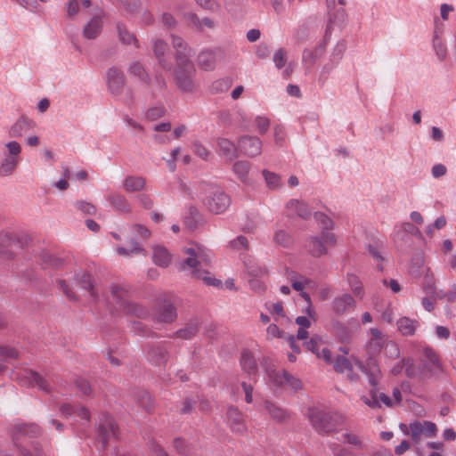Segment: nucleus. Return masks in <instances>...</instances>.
<instances>
[{
  "instance_id": "f257e3e1",
  "label": "nucleus",
  "mask_w": 456,
  "mask_h": 456,
  "mask_svg": "<svg viewBox=\"0 0 456 456\" xmlns=\"http://www.w3.org/2000/svg\"><path fill=\"white\" fill-rule=\"evenodd\" d=\"M308 419L314 429L320 435H328L338 430L343 422L339 414L319 408H310Z\"/></svg>"
},
{
  "instance_id": "f03ea898",
  "label": "nucleus",
  "mask_w": 456,
  "mask_h": 456,
  "mask_svg": "<svg viewBox=\"0 0 456 456\" xmlns=\"http://www.w3.org/2000/svg\"><path fill=\"white\" fill-rule=\"evenodd\" d=\"M422 357L419 358V372L421 378H439L446 374L436 351L429 346H425L422 350Z\"/></svg>"
},
{
  "instance_id": "7ed1b4c3",
  "label": "nucleus",
  "mask_w": 456,
  "mask_h": 456,
  "mask_svg": "<svg viewBox=\"0 0 456 456\" xmlns=\"http://www.w3.org/2000/svg\"><path fill=\"white\" fill-rule=\"evenodd\" d=\"M183 251L188 255V257L180 263L178 267L180 271H184L186 267L191 268V276L195 279L202 280L206 285L213 287H220L222 285L220 280L208 276L209 273L208 271L199 268L200 265L199 257L202 258V254H197L193 248H184Z\"/></svg>"
},
{
  "instance_id": "20e7f679",
  "label": "nucleus",
  "mask_w": 456,
  "mask_h": 456,
  "mask_svg": "<svg viewBox=\"0 0 456 456\" xmlns=\"http://www.w3.org/2000/svg\"><path fill=\"white\" fill-rule=\"evenodd\" d=\"M205 191L206 196L203 199V204L211 213L219 215L229 208L231 199L220 187L209 185Z\"/></svg>"
},
{
  "instance_id": "39448f33",
  "label": "nucleus",
  "mask_w": 456,
  "mask_h": 456,
  "mask_svg": "<svg viewBox=\"0 0 456 456\" xmlns=\"http://www.w3.org/2000/svg\"><path fill=\"white\" fill-rule=\"evenodd\" d=\"M196 69L192 61L184 63H176L174 70L175 85L181 91L184 93L192 92L195 87L193 77Z\"/></svg>"
},
{
  "instance_id": "423d86ee",
  "label": "nucleus",
  "mask_w": 456,
  "mask_h": 456,
  "mask_svg": "<svg viewBox=\"0 0 456 456\" xmlns=\"http://www.w3.org/2000/svg\"><path fill=\"white\" fill-rule=\"evenodd\" d=\"M26 244L25 237H20L7 231L0 232V259L7 261L14 259L15 253L12 248L22 249Z\"/></svg>"
},
{
  "instance_id": "0eeeda50",
  "label": "nucleus",
  "mask_w": 456,
  "mask_h": 456,
  "mask_svg": "<svg viewBox=\"0 0 456 456\" xmlns=\"http://www.w3.org/2000/svg\"><path fill=\"white\" fill-rule=\"evenodd\" d=\"M335 244L336 238L334 233L322 232L320 236H310L305 242V248L311 256L320 257L327 254L329 246Z\"/></svg>"
},
{
  "instance_id": "6e6552de",
  "label": "nucleus",
  "mask_w": 456,
  "mask_h": 456,
  "mask_svg": "<svg viewBox=\"0 0 456 456\" xmlns=\"http://www.w3.org/2000/svg\"><path fill=\"white\" fill-rule=\"evenodd\" d=\"M169 343H148L144 346L147 361L154 366H165L169 359Z\"/></svg>"
},
{
  "instance_id": "1a4fd4ad",
  "label": "nucleus",
  "mask_w": 456,
  "mask_h": 456,
  "mask_svg": "<svg viewBox=\"0 0 456 456\" xmlns=\"http://www.w3.org/2000/svg\"><path fill=\"white\" fill-rule=\"evenodd\" d=\"M118 437V426L114 419L104 414L100 420L97 429V440L102 444V448L105 449L111 438Z\"/></svg>"
},
{
  "instance_id": "9d476101",
  "label": "nucleus",
  "mask_w": 456,
  "mask_h": 456,
  "mask_svg": "<svg viewBox=\"0 0 456 456\" xmlns=\"http://www.w3.org/2000/svg\"><path fill=\"white\" fill-rule=\"evenodd\" d=\"M349 325L351 327L339 321H334L331 324L332 335L343 345L349 344L352 340L354 330L357 331L360 329L359 322L356 320L350 322Z\"/></svg>"
},
{
  "instance_id": "9b49d317",
  "label": "nucleus",
  "mask_w": 456,
  "mask_h": 456,
  "mask_svg": "<svg viewBox=\"0 0 456 456\" xmlns=\"http://www.w3.org/2000/svg\"><path fill=\"white\" fill-rule=\"evenodd\" d=\"M355 365L368 377L370 386L379 385L382 378L379 362L374 356H369L365 362L355 359Z\"/></svg>"
},
{
  "instance_id": "f8f14e48",
  "label": "nucleus",
  "mask_w": 456,
  "mask_h": 456,
  "mask_svg": "<svg viewBox=\"0 0 456 456\" xmlns=\"http://www.w3.org/2000/svg\"><path fill=\"white\" fill-rule=\"evenodd\" d=\"M106 83L111 94L120 95L125 86L124 72L117 67L110 68L106 72Z\"/></svg>"
},
{
  "instance_id": "ddd939ff",
  "label": "nucleus",
  "mask_w": 456,
  "mask_h": 456,
  "mask_svg": "<svg viewBox=\"0 0 456 456\" xmlns=\"http://www.w3.org/2000/svg\"><path fill=\"white\" fill-rule=\"evenodd\" d=\"M238 148L244 155L254 158L261 154L262 142L256 136L243 135L239 140Z\"/></svg>"
},
{
  "instance_id": "4468645a",
  "label": "nucleus",
  "mask_w": 456,
  "mask_h": 456,
  "mask_svg": "<svg viewBox=\"0 0 456 456\" xmlns=\"http://www.w3.org/2000/svg\"><path fill=\"white\" fill-rule=\"evenodd\" d=\"M346 49V45L344 40L338 42V44L335 45L330 56V61L327 62L321 71V77H323L324 80H326L329 77V75L331 73L333 69L339 63V61L342 60L344 53Z\"/></svg>"
},
{
  "instance_id": "2eb2a0df",
  "label": "nucleus",
  "mask_w": 456,
  "mask_h": 456,
  "mask_svg": "<svg viewBox=\"0 0 456 456\" xmlns=\"http://www.w3.org/2000/svg\"><path fill=\"white\" fill-rule=\"evenodd\" d=\"M226 417L232 432L242 435L247 431L243 413L235 406L227 409Z\"/></svg>"
},
{
  "instance_id": "dca6fc26",
  "label": "nucleus",
  "mask_w": 456,
  "mask_h": 456,
  "mask_svg": "<svg viewBox=\"0 0 456 456\" xmlns=\"http://www.w3.org/2000/svg\"><path fill=\"white\" fill-rule=\"evenodd\" d=\"M37 262L44 270H59L61 269L64 265V260L61 257L53 255L46 250H42L38 253Z\"/></svg>"
},
{
  "instance_id": "f3484780",
  "label": "nucleus",
  "mask_w": 456,
  "mask_h": 456,
  "mask_svg": "<svg viewBox=\"0 0 456 456\" xmlns=\"http://www.w3.org/2000/svg\"><path fill=\"white\" fill-rule=\"evenodd\" d=\"M329 27L326 28L325 37L322 42L315 46L314 50L305 48L302 53V61L305 64H308L310 67L313 66L315 61L322 56L326 50L327 38L329 37Z\"/></svg>"
},
{
  "instance_id": "a211bd4d",
  "label": "nucleus",
  "mask_w": 456,
  "mask_h": 456,
  "mask_svg": "<svg viewBox=\"0 0 456 456\" xmlns=\"http://www.w3.org/2000/svg\"><path fill=\"white\" fill-rule=\"evenodd\" d=\"M177 318L176 308L168 299L160 301L157 319L160 322L172 323Z\"/></svg>"
},
{
  "instance_id": "6ab92c4d",
  "label": "nucleus",
  "mask_w": 456,
  "mask_h": 456,
  "mask_svg": "<svg viewBox=\"0 0 456 456\" xmlns=\"http://www.w3.org/2000/svg\"><path fill=\"white\" fill-rule=\"evenodd\" d=\"M74 280L81 287V289L86 290L89 293L90 297L94 300L98 299L97 289H95L92 276L88 272L85 271L81 273H76L74 275Z\"/></svg>"
},
{
  "instance_id": "aec40b11",
  "label": "nucleus",
  "mask_w": 456,
  "mask_h": 456,
  "mask_svg": "<svg viewBox=\"0 0 456 456\" xmlns=\"http://www.w3.org/2000/svg\"><path fill=\"white\" fill-rule=\"evenodd\" d=\"M172 45L175 50V61L177 64L190 61L189 55L191 49L187 47L186 43L182 37L172 35Z\"/></svg>"
},
{
  "instance_id": "412c9836",
  "label": "nucleus",
  "mask_w": 456,
  "mask_h": 456,
  "mask_svg": "<svg viewBox=\"0 0 456 456\" xmlns=\"http://www.w3.org/2000/svg\"><path fill=\"white\" fill-rule=\"evenodd\" d=\"M34 127V122L25 116L20 117L17 121L11 126L9 130V135L12 138H17L22 136L24 133H27Z\"/></svg>"
},
{
  "instance_id": "4be33fe9",
  "label": "nucleus",
  "mask_w": 456,
  "mask_h": 456,
  "mask_svg": "<svg viewBox=\"0 0 456 456\" xmlns=\"http://www.w3.org/2000/svg\"><path fill=\"white\" fill-rule=\"evenodd\" d=\"M355 301L349 294H344L340 297H336L332 301V309L338 315L344 314L348 308L354 307Z\"/></svg>"
},
{
  "instance_id": "5701e85b",
  "label": "nucleus",
  "mask_w": 456,
  "mask_h": 456,
  "mask_svg": "<svg viewBox=\"0 0 456 456\" xmlns=\"http://www.w3.org/2000/svg\"><path fill=\"white\" fill-rule=\"evenodd\" d=\"M120 310L126 315H132L141 319H144L150 314L146 307L130 300L122 302Z\"/></svg>"
},
{
  "instance_id": "b1692460",
  "label": "nucleus",
  "mask_w": 456,
  "mask_h": 456,
  "mask_svg": "<svg viewBox=\"0 0 456 456\" xmlns=\"http://www.w3.org/2000/svg\"><path fill=\"white\" fill-rule=\"evenodd\" d=\"M102 21L101 17L94 16L84 27L83 36L86 39H95L102 32Z\"/></svg>"
},
{
  "instance_id": "393cba45",
  "label": "nucleus",
  "mask_w": 456,
  "mask_h": 456,
  "mask_svg": "<svg viewBox=\"0 0 456 456\" xmlns=\"http://www.w3.org/2000/svg\"><path fill=\"white\" fill-rule=\"evenodd\" d=\"M240 364L242 370L245 372H247L249 376L257 373L258 367L256 361L253 354L249 350L245 349L242 351L240 358Z\"/></svg>"
},
{
  "instance_id": "a878e982",
  "label": "nucleus",
  "mask_w": 456,
  "mask_h": 456,
  "mask_svg": "<svg viewBox=\"0 0 456 456\" xmlns=\"http://www.w3.org/2000/svg\"><path fill=\"white\" fill-rule=\"evenodd\" d=\"M371 338L367 343V352L369 356H374L379 354L384 341L381 332L377 328L370 329Z\"/></svg>"
},
{
  "instance_id": "bb28decb",
  "label": "nucleus",
  "mask_w": 456,
  "mask_h": 456,
  "mask_svg": "<svg viewBox=\"0 0 456 456\" xmlns=\"http://www.w3.org/2000/svg\"><path fill=\"white\" fill-rule=\"evenodd\" d=\"M200 322L198 318L191 319L184 328L175 331L172 338H179L183 339H191L199 331Z\"/></svg>"
},
{
  "instance_id": "cd10ccee",
  "label": "nucleus",
  "mask_w": 456,
  "mask_h": 456,
  "mask_svg": "<svg viewBox=\"0 0 456 456\" xmlns=\"http://www.w3.org/2000/svg\"><path fill=\"white\" fill-rule=\"evenodd\" d=\"M286 208L288 209L294 210L297 216L302 219H309L312 212L308 208L306 202L296 199L289 200L286 203Z\"/></svg>"
},
{
  "instance_id": "c85d7f7f",
  "label": "nucleus",
  "mask_w": 456,
  "mask_h": 456,
  "mask_svg": "<svg viewBox=\"0 0 456 456\" xmlns=\"http://www.w3.org/2000/svg\"><path fill=\"white\" fill-rule=\"evenodd\" d=\"M107 200L118 211L128 213L131 211L130 204L126 198L118 192H111L108 195Z\"/></svg>"
},
{
  "instance_id": "c756f323",
  "label": "nucleus",
  "mask_w": 456,
  "mask_h": 456,
  "mask_svg": "<svg viewBox=\"0 0 456 456\" xmlns=\"http://www.w3.org/2000/svg\"><path fill=\"white\" fill-rule=\"evenodd\" d=\"M26 373V377L30 386H36L38 387V389L42 390L46 394L50 393V385L43 376H41L38 372L33 370H27Z\"/></svg>"
},
{
  "instance_id": "7c9ffc66",
  "label": "nucleus",
  "mask_w": 456,
  "mask_h": 456,
  "mask_svg": "<svg viewBox=\"0 0 456 456\" xmlns=\"http://www.w3.org/2000/svg\"><path fill=\"white\" fill-rule=\"evenodd\" d=\"M217 144L221 154L227 159L233 160L238 157L239 148H237L232 141L226 138H218Z\"/></svg>"
},
{
  "instance_id": "2f4dec72",
  "label": "nucleus",
  "mask_w": 456,
  "mask_h": 456,
  "mask_svg": "<svg viewBox=\"0 0 456 456\" xmlns=\"http://www.w3.org/2000/svg\"><path fill=\"white\" fill-rule=\"evenodd\" d=\"M275 381L281 386L289 387L294 391H297L302 386L300 379L295 378L286 370H283L282 373H277L275 375Z\"/></svg>"
},
{
  "instance_id": "473e14b6",
  "label": "nucleus",
  "mask_w": 456,
  "mask_h": 456,
  "mask_svg": "<svg viewBox=\"0 0 456 456\" xmlns=\"http://www.w3.org/2000/svg\"><path fill=\"white\" fill-rule=\"evenodd\" d=\"M19 162L20 159L4 154V158L0 162V176L11 175L15 171Z\"/></svg>"
},
{
  "instance_id": "72a5a7b5",
  "label": "nucleus",
  "mask_w": 456,
  "mask_h": 456,
  "mask_svg": "<svg viewBox=\"0 0 456 456\" xmlns=\"http://www.w3.org/2000/svg\"><path fill=\"white\" fill-rule=\"evenodd\" d=\"M145 186V180L142 176L128 175L123 181V187L127 192L139 191Z\"/></svg>"
},
{
  "instance_id": "f704fd0d",
  "label": "nucleus",
  "mask_w": 456,
  "mask_h": 456,
  "mask_svg": "<svg viewBox=\"0 0 456 456\" xmlns=\"http://www.w3.org/2000/svg\"><path fill=\"white\" fill-rule=\"evenodd\" d=\"M265 408L271 418L278 422L285 421L289 417L288 412L284 409L277 406L271 401H265Z\"/></svg>"
},
{
  "instance_id": "c9c22d12",
  "label": "nucleus",
  "mask_w": 456,
  "mask_h": 456,
  "mask_svg": "<svg viewBox=\"0 0 456 456\" xmlns=\"http://www.w3.org/2000/svg\"><path fill=\"white\" fill-rule=\"evenodd\" d=\"M152 259L157 265L167 267L171 261V256L166 248L158 246L153 250Z\"/></svg>"
},
{
  "instance_id": "e433bc0d",
  "label": "nucleus",
  "mask_w": 456,
  "mask_h": 456,
  "mask_svg": "<svg viewBox=\"0 0 456 456\" xmlns=\"http://www.w3.org/2000/svg\"><path fill=\"white\" fill-rule=\"evenodd\" d=\"M250 164L245 160L236 161L232 166V171L243 183H249L248 172Z\"/></svg>"
},
{
  "instance_id": "4c0bfd02",
  "label": "nucleus",
  "mask_w": 456,
  "mask_h": 456,
  "mask_svg": "<svg viewBox=\"0 0 456 456\" xmlns=\"http://www.w3.org/2000/svg\"><path fill=\"white\" fill-rule=\"evenodd\" d=\"M418 322L408 317H402L397 321L398 330L403 336H412L415 333Z\"/></svg>"
},
{
  "instance_id": "58836bf2",
  "label": "nucleus",
  "mask_w": 456,
  "mask_h": 456,
  "mask_svg": "<svg viewBox=\"0 0 456 456\" xmlns=\"http://www.w3.org/2000/svg\"><path fill=\"white\" fill-rule=\"evenodd\" d=\"M116 27L118 34V38L122 44H134L136 47H139L136 37H134V34L128 31L126 27L123 23L118 22Z\"/></svg>"
},
{
  "instance_id": "ea45409f",
  "label": "nucleus",
  "mask_w": 456,
  "mask_h": 456,
  "mask_svg": "<svg viewBox=\"0 0 456 456\" xmlns=\"http://www.w3.org/2000/svg\"><path fill=\"white\" fill-rule=\"evenodd\" d=\"M136 403L146 411H150L153 408V403L150 393L146 390H138L134 395Z\"/></svg>"
},
{
  "instance_id": "a19ab883",
  "label": "nucleus",
  "mask_w": 456,
  "mask_h": 456,
  "mask_svg": "<svg viewBox=\"0 0 456 456\" xmlns=\"http://www.w3.org/2000/svg\"><path fill=\"white\" fill-rule=\"evenodd\" d=\"M174 446L177 452L183 456H194L195 451L191 444L187 443L182 437H176L174 440Z\"/></svg>"
},
{
  "instance_id": "79ce46f5",
  "label": "nucleus",
  "mask_w": 456,
  "mask_h": 456,
  "mask_svg": "<svg viewBox=\"0 0 456 456\" xmlns=\"http://www.w3.org/2000/svg\"><path fill=\"white\" fill-rule=\"evenodd\" d=\"M110 292L119 308L122 307V302L128 301V289L121 285H112Z\"/></svg>"
},
{
  "instance_id": "37998d69",
  "label": "nucleus",
  "mask_w": 456,
  "mask_h": 456,
  "mask_svg": "<svg viewBox=\"0 0 456 456\" xmlns=\"http://www.w3.org/2000/svg\"><path fill=\"white\" fill-rule=\"evenodd\" d=\"M128 71L132 75L137 77L141 81H142L146 85H149L151 83V78H150L148 73L145 71V69L142 63L137 62V61L133 62L130 65Z\"/></svg>"
},
{
  "instance_id": "c03bdc74",
  "label": "nucleus",
  "mask_w": 456,
  "mask_h": 456,
  "mask_svg": "<svg viewBox=\"0 0 456 456\" xmlns=\"http://www.w3.org/2000/svg\"><path fill=\"white\" fill-rule=\"evenodd\" d=\"M433 48L440 61H444L447 55V48L444 43L438 37V30L434 31Z\"/></svg>"
},
{
  "instance_id": "a18cd8bd",
  "label": "nucleus",
  "mask_w": 456,
  "mask_h": 456,
  "mask_svg": "<svg viewBox=\"0 0 456 456\" xmlns=\"http://www.w3.org/2000/svg\"><path fill=\"white\" fill-rule=\"evenodd\" d=\"M369 395L370 398L365 395L362 396L363 403L372 409L380 408L381 404L378 400V395H379L378 385L371 386Z\"/></svg>"
},
{
  "instance_id": "49530a36",
  "label": "nucleus",
  "mask_w": 456,
  "mask_h": 456,
  "mask_svg": "<svg viewBox=\"0 0 456 456\" xmlns=\"http://www.w3.org/2000/svg\"><path fill=\"white\" fill-rule=\"evenodd\" d=\"M55 285L61 289L65 297L73 302L78 301L77 295L71 289V288L67 284L64 279H56L54 281Z\"/></svg>"
},
{
  "instance_id": "de8ad7c7",
  "label": "nucleus",
  "mask_w": 456,
  "mask_h": 456,
  "mask_svg": "<svg viewBox=\"0 0 456 456\" xmlns=\"http://www.w3.org/2000/svg\"><path fill=\"white\" fill-rule=\"evenodd\" d=\"M199 64L205 70H211L215 68V57L210 52H201L199 54Z\"/></svg>"
},
{
  "instance_id": "09e8293b",
  "label": "nucleus",
  "mask_w": 456,
  "mask_h": 456,
  "mask_svg": "<svg viewBox=\"0 0 456 456\" xmlns=\"http://www.w3.org/2000/svg\"><path fill=\"white\" fill-rule=\"evenodd\" d=\"M232 80L230 77H224L214 81L210 89L213 94L224 93L228 91V89L232 86Z\"/></svg>"
},
{
  "instance_id": "8fccbe9b",
  "label": "nucleus",
  "mask_w": 456,
  "mask_h": 456,
  "mask_svg": "<svg viewBox=\"0 0 456 456\" xmlns=\"http://www.w3.org/2000/svg\"><path fill=\"white\" fill-rule=\"evenodd\" d=\"M263 176L265 178V181L267 184V186L272 189L275 190L278 189L281 186V176L273 172H270L266 169H264L262 171Z\"/></svg>"
},
{
  "instance_id": "3c124183",
  "label": "nucleus",
  "mask_w": 456,
  "mask_h": 456,
  "mask_svg": "<svg viewBox=\"0 0 456 456\" xmlns=\"http://www.w3.org/2000/svg\"><path fill=\"white\" fill-rule=\"evenodd\" d=\"M200 212L194 206H191L188 209V214L185 216V224L189 229L194 230L198 226Z\"/></svg>"
},
{
  "instance_id": "603ef678",
  "label": "nucleus",
  "mask_w": 456,
  "mask_h": 456,
  "mask_svg": "<svg viewBox=\"0 0 456 456\" xmlns=\"http://www.w3.org/2000/svg\"><path fill=\"white\" fill-rule=\"evenodd\" d=\"M333 368L336 372L343 373L345 370L351 371L352 364L345 356L338 355L334 361Z\"/></svg>"
},
{
  "instance_id": "864d4df0",
  "label": "nucleus",
  "mask_w": 456,
  "mask_h": 456,
  "mask_svg": "<svg viewBox=\"0 0 456 456\" xmlns=\"http://www.w3.org/2000/svg\"><path fill=\"white\" fill-rule=\"evenodd\" d=\"M323 343L322 338L318 335H314L310 338L308 341L305 343L307 350L314 354L318 358H320V346Z\"/></svg>"
},
{
  "instance_id": "5fc2aeb1",
  "label": "nucleus",
  "mask_w": 456,
  "mask_h": 456,
  "mask_svg": "<svg viewBox=\"0 0 456 456\" xmlns=\"http://www.w3.org/2000/svg\"><path fill=\"white\" fill-rule=\"evenodd\" d=\"M129 243V248H125L121 246L118 247L117 248L118 253L121 256H129L130 254H138L140 252L144 251V249L140 247L139 243L136 240L131 239Z\"/></svg>"
},
{
  "instance_id": "6e6d98bb",
  "label": "nucleus",
  "mask_w": 456,
  "mask_h": 456,
  "mask_svg": "<svg viewBox=\"0 0 456 456\" xmlns=\"http://www.w3.org/2000/svg\"><path fill=\"white\" fill-rule=\"evenodd\" d=\"M347 281L355 296H362V284L359 278L353 273L347 274Z\"/></svg>"
},
{
  "instance_id": "4d7b16f0",
  "label": "nucleus",
  "mask_w": 456,
  "mask_h": 456,
  "mask_svg": "<svg viewBox=\"0 0 456 456\" xmlns=\"http://www.w3.org/2000/svg\"><path fill=\"white\" fill-rule=\"evenodd\" d=\"M274 241L284 248H289L292 243L291 236L283 230H279L273 237Z\"/></svg>"
},
{
  "instance_id": "13d9d810",
  "label": "nucleus",
  "mask_w": 456,
  "mask_h": 456,
  "mask_svg": "<svg viewBox=\"0 0 456 456\" xmlns=\"http://www.w3.org/2000/svg\"><path fill=\"white\" fill-rule=\"evenodd\" d=\"M314 218L322 225V232H330L333 229V221L322 212H315Z\"/></svg>"
},
{
  "instance_id": "bf43d9fd",
  "label": "nucleus",
  "mask_w": 456,
  "mask_h": 456,
  "mask_svg": "<svg viewBox=\"0 0 456 456\" xmlns=\"http://www.w3.org/2000/svg\"><path fill=\"white\" fill-rule=\"evenodd\" d=\"M404 363H405V366H404L405 375L409 379H413L418 374L419 375V367H417L415 365V362H414L413 358L404 357Z\"/></svg>"
},
{
  "instance_id": "052dcab7",
  "label": "nucleus",
  "mask_w": 456,
  "mask_h": 456,
  "mask_svg": "<svg viewBox=\"0 0 456 456\" xmlns=\"http://www.w3.org/2000/svg\"><path fill=\"white\" fill-rule=\"evenodd\" d=\"M166 113V108L163 105H159L155 107L150 108L146 112V118L149 120L154 121L161 117H163Z\"/></svg>"
},
{
  "instance_id": "680f3d73",
  "label": "nucleus",
  "mask_w": 456,
  "mask_h": 456,
  "mask_svg": "<svg viewBox=\"0 0 456 456\" xmlns=\"http://www.w3.org/2000/svg\"><path fill=\"white\" fill-rule=\"evenodd\" d=\"M411 438L415 443H418L420 437V435L424 431V426L419 420H415L410 424Z\"/></svg>"
},
{
  "instance_id": "e2e57ef3",
  "label": "nucleus",
  "mask_w": 456,
  "mask_h": 456,
  "mask_svg": "<svg viewBox=\"0 0 456 456\" xmlns=\"http://www.w3.org/2000/svg\"><path fill=\"white\" fill-rule=\"evenodd\" d=\"M7 151L4 154L8 156H12L14 158L20 159V154L21 152L20 144L15 141L9 142L5 144Z\"/></svg>"
},
{
  "instance_id": "0e129e2a",
  "label": "nucleus",
  "mask_w": 456,
  "mask_h": 456,
  "mask_svg": "<svg viewBox=\"0 0 456 456\" xmlns=\"http://www.w3.org/2000/svg\"><path fill=\"white\" fill-rule=\"evenodd\" d=\"M197 402L191 397H185L183 401L182 402V406L178 410L180 414H190L191 413L192 410L194 409Z\"/></svg>"
},
{
  "instance_id": "69168bd1",
  "label": "nucleus",
  "mask_w": 456,
  "mask_h": 456,
  "mask_svg": "<svg viewBox=\"0 0 456 456\" xmlns=\"http://www.w3.org/2000/svg\"><path fill=\"white\" fill-rule=\"evenodd\" d=\"M76 208L86 215H94L96 213V208L89 202L84 200H77L75 203Z\"/></svg>"
},
{
  "instance_id": "338daca9",
  "label": "nucleus",
  "mask_w": 456,
  "mask_h": 456,
  "mask_svg": "<svg viewBox=\"0 0 456 456\" xmlns=\"http://www.w3.org/2000/svg\"><path fill=\"white\" fill-rule=\"evenodd\" d=\"M196 3L203 9L216 12L220 10V4L216 0H195Z\"/></svg>"
},
{
  "instance_id": "774afa93",
  "label": "nucleus",
  "mask_w": 456,
  "mask_h": 456,
  "mask_svg": "<svg viewBox=\"0 0 456 456\" xmlns=\"http://www.w3.org/2000/svg\"><path fill=\"white\" fill-rule=\"evenodd\" d=\"M286 51L283 48L277 50L273 55V62L277 69H281L286 64Z\"/></svg>"
}]
</instances>
